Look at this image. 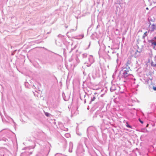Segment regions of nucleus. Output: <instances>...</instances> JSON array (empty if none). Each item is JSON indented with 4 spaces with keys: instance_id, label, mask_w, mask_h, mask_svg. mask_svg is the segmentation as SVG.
Masks as SVG:
<instances>
[{
    "instance_id": "f03ea898",
    "label": "nucleus",
    "mask_w": 156,
    "mask_h": 156,
    "mask_svg": "<svg viewBox=\"0 0 156 156\" xmlns=\"http://www.w3.org/2000/svg\"><path fill=\"white\" fill-rule=\"evenodd\" d=\"M132 66V63L131 60H129L127 61L126 67L125 68L129 69V68H130V66Z\"/></svg>"
},
{
    "instance_id": "9d476101",
    "label": "nucleus",
    "mask_w": 156,
    "mask_h": 156,
    "mask_svg": "<svg viewBox=\"0 0 156 156\" xmlns=\"http://www.w3.org/2000/svg\"><path fill=\"white\" fill-rule=\"evenodd\" d=\"M153 89L154 90H156V87H153Z\"/></svg>"
},
{
    "instance_id": "ddd939ff",
    "label": "nucleus",
    "mask_w": 156,
    "mask_h": 156,
    "mask_svg": "<svg viewBox=\"0 0 156 156\" xmlns=\"http://www.w3.org/2000/svg\"><path fill=\"white\" fill-rule=\"evenodd\" d=\"M155 39H156V37L154 38Z\"/></svg>"
},
{
    "instance_id": "0eeeda50",
    "label": "nucleus",
    "mask_w": 156,
    "mask_h": 156,
    "mask_svg": "<svg viewBox=\"0 0 156 156\" xmlns=\"http://www.w3.org/2000/svg\"><path fill=\"white\" fill-rule=\"evenodd\" d=\"M45 115L47 117H48L49 116V114L48 112H45Z\"/></svg>"
},
{
    "instance_id": "6e6552de",
    "label": "nucleus",
    "mask_w": 156,
    "mask_h": 156,
    "mask_svg": "<svg viewBox=\"0 0 156 156\" xmlns=\"http://www.w3.org/2000/svg\"><path fill=\"white\" fill-rule=\"evenodd\" d=\"M96 98L95 97V96L93 98H91V101H94L95 99Z\"/></svg>"
},
{
    "instance_id": "f8f14e48",
    "label": "nucleus",
    "mask_w": 156,
    "mask_h": 156,
    "mask_svg": "<svg viewBox=\"0 0 156 156\" xmlns=\"http://www.w3.org/2000/svg\"><path fill=\"white\" fill-rule=\"evenodd\" d=\"M148 124H147V126H146V127H148Z\"/></svg>"
},
{
    "instance_id": "39448f33",
    "label": "nucleus",
    "mask_w": 156,
    "mask_h": 156,
    "mask_svg": "<svg viewBox=\"0 0 156 156\" xmlns=\"http://www.w3.org/2000/svg\"><path fill=\"white\" fill-rule=\"evenodd\" d=\"M151 26L152 27L153 29L152 30H154L155 28V26L154 25L152 24L151 25Z\"/></svg>"
},
{
    "instance_id": "9b49d317",
    "label": "nucleus",
    "mask_w": 156,
    "mask_h": 156,
    "mask_svg": "<svg viewBox=\"0 0 156 156\" xmlns=\"http://www.w3.org/2000/svg\"><path fill=\"white\" fill-rule=\"evenodd\" d=\"M146 9L147 10H148V9H148V7H147V8H146Z\"/></svg>"
},
{
    "instance_id": "20e7f679",
    "label": "nucleus",
    "mask_w": 156,
    "mask_h": 156,
    "mask_svg": "<svg viewBox=\"0 0 156 156\" xmlns=\"http://www.w3.org/2000/svg\"><path fill=\"white\" fill-rule=\"evenodd\" d=\"M148 33V32H147V31L144 34V35L143 36V38H144L147 35V34Z\"/></svg>"
},
{
    "instance_id": "1a4fd4ad",
    "label": "nucleus",
    "mask_w": 156,
    "mask_h": 156,
    "mask_svg": "<svg viewBox=\"0 0 156 156\" xmlns=\"http://www.w3.org/2000/svg\"><path fill=\"white\" fill-rule=\"evenodd\" d=\"M139 121L142 124H143V121H141L140 119H139Z\"/></svg>"
},
{
    "instance_id": "423d86ee",
    "label": "nucleus",
    "mask_w": 156,
    "mask_h": 156,
    "mask_svg": "<svg viewBox=\"0 0 156 156\" xmlns=\"http://www.w3.org/2000/svg\"><path fill=\"white\" fill-rule=\"evenodd\" d=\"M126 126L128 128H131V127L128 124V122L126 123Z\"/></svg>"
},
{
    "instance_id": "f257e3e1",
    "label": "nucleus",
    "mask_w": 156,
    "mask_h": 156,
    "mask_svg": "<svg viewBox=\"0 0 156 156\" xmlns=\"http://www.w3.org/2000/svg\"><path fill=\"white\" fill-rule=\"evenodd\" d=\"M130 69L129 68L127 69L126 68H124L122 71V77L126 78L130 74L129 71Z\"/></svg>"
},
{
    "instance_id": "7ed1b4c3",
    "label": "nucleus",
    "mask_w": 156,
    "mask_h": 156,
    "mask_svg": "<svg viewBox=\"0 0 156 156\" xmlns=\"http://www.w3.org/2000/svg\"><path fill=\"white\" fill-rule=\"evenodd\" d=\"M156 46V41L153 42L151 43V46L153 47H154Z\"/></svg>"
}]
</instances>
